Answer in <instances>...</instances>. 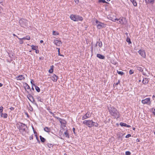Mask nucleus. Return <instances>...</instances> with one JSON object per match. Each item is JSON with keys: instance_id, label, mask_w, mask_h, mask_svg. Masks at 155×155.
<instances>
[{"instance_id": "25", "label": "nucleus", "mask_w": 155, "mask_h": 155, "mask_svg": "<svg viewBox=\"0 0 155 155\" xmlns=\"http://www.w3.org/2000/svg\"><path fill=\"white\" fill-rule=\"evenodd\" d=\"M1 116L4 118H6L8 117V114L6 113L3 114L2 113L1 114Z\"/></svg>"}, {"instance_id": "42", "label": "nucleus", "mask_w": 155, "mask_h": 155, "mask_svg": "<svg viewBox=\"0 0 155 155\" xmlns=\"http://www.w3.org/2000/svg\"><path fill=\"white\" fill-rule=\"evenodd\" d=\"M98 126V124L97 122H94V126L96 127H97Z\"/></svg>"}, {"instance_id": "5", "label": "nucleus", "mask_w": 155, "mask_h": 155, "mask_svg": "<svg viewBox=\"0 0 155 155\" xmlns=\"http://www.w3.org/2000/svg\"><path fill=\"white\" fill-rule=\"evenodd\" d=\"M141 102L143 104H147L150 105L151 104L150 99V98H147L144 99L142 100Z\"/></svg>"}, {"instance_id": "40", "label": "nucleus", "mask_w": 155, "mask_h": 155, "mask_svg": "<svg viewBox=\"0 0 155 155\" xmlns=\"http://www.w3.org/2000/svg\"><path fill=\"white\" fill-rule=\"evenodd\" d=\"M131 153L130 151H127L125 152V155H130Z\"/></svg>"}, {"instance_id": "35", "label": "nucleus", "mask_w": 155, "mask_h": 155, "mask_svg": "<svg viewBox=\"0 0 155 155\" xmlns=\"http://www.w3.org/2000/svg\"><path fill=\"white\" fill-rule=\"evenodd\" d=\"M59 34L58 32L53 31V35H59Z\"/></svg>"}, {"instance_id": "57", "label": "nucleus", "mask_w": 155, "mask_h": 155, "mask_svg": "<svg viewBox=\"0 0 155 155\" xmlns=\"http://www.w3.org/2000/svg\"><path fill=\"white\" fill-rule=\"evenodd\" d=\"M74 1L76 3H78L79 2V0H74Z\"/></svg>"}, {"instance_id": "52", "label": "nucleus", "mask_w": 155, "mask_h": 155, "mask_svg": "<svg viewBox=\"0 0 155 155\" xmlns=\"http://www.w3.org/2000/svg\"><path fill=\"white\" fill-rule=\"evenodd\" d=\"M33 132L35 135H37V133L35 130H33Z\"/></svg>"}, {"instance_id": "20", "label": "nucleus", "mask_w": 155, "mask_h": 155, "mask_svg": "<svg viewBox=\"0 0 155 155\" xmlns=\"http://www.w3.org/2000/svg\"><path fill=\"white\" fill-rule=\"evenodd\" d=\"M39 137L41 142L42 143H44L45 142L46 139L42 137L41 136H40Z\"/></svg>"}, {"instance_id": "16", "label": "nucleus", "mask_w": 155, "mask_h": 155, "mask_svg": "<svg viewBox=\"0 0 155 155\" xmlns=\"http://www.w3.org/2000/svg\"><path fill=\"white\" fill-rule=\"evenodd\" d=\"M44 130L47 133H49L51 132V129L50 128L46 127L44 129Z\"/></svg>"}, {"instance_id": "17", "label": "nucleus", "mask_w": 155, "mask_h": 155, "mask_svg": "<svg viewBox=\"0 0 155 155\" xmlns=\"http://www.w3.org/2000/svg\"><path fill=\"white\" fill-rule=\"evenodd\" d=\"M83 20V17L81 16H79L78 15L77 16V18L76 19V21H82Z\"/></svg>"}, {"instance_id": "21", "label": "nucleus", "mask_w": 155, "mask_h": 155, "mask_svg": "<svg viewBox=\"0 0 155 155\" xmlns=\"http://www.w3.org/2000/svg\"><path fill=\"white\" fill-rule=\"evenodd\" d=\"M27 97L28 98V99L31 102H32V100L30 99L31 98H32V99H33V97L32 96V95L31 94H28L27 96Z\"/></svg>"}, {"instance_id": "2", "label": "nucleus", "mask_w": 155, "mask_h": 155, "mask_svg": "<svg viewBox=\"0 0 155 155\" xmlns=\"http://www.w3.org/2000/svg\"><path fill=\"white\" fill-rule=\"evenodd\" d=\"M16 126L20 132H25L26 129L27 128V125L22 123L19 122L16 124Z\"/></svg>"}, {"instance_id": "48", "label": "nucleus", "mask_w": 155, "mask_h": 155, "mask_svg": "<svg viewBox=\"0 0 155 155\" xmlns=\"http://www.w3.org/2000/svg\"><path fill=\"white\" fill-rule=\"evenodd\" d=\"M91 120V124L92 125V126L93 127L94 126V123L95 122L93 121L92 120Z\"/></svg>"}, {"instance_id": "45", "label": "nucleus", "mask_w": 155, "mask_h": 155, "mask_svg": "<svg viewBox=\"0 0 155 155\" xmlns=\"http://www.w3.org/2000/svg\"><path fill=\"white\" fill-rule=\"evenodd\" d=\"M131 136V135L130 134H128L126 135L125 136V137L126 138H128L129 137H130Z\"/></svg>"}, {"instance_id": "58", "label": "nucleus", "mask_w": 155, "mask_h": 155, "mask_svg": "<svg viewBox=\"0 0 155 155\" xmlns=\"http://www.w3.org/2000/svg\"><path fill=\"white\" fill-rule=\"evenodd\" d=\"M91 52H93V46H91Z\"/></svg>"}, {"instance_id": "43", "label": "nucleus", "mask_w": 155, "mask_h": 155, "mask_svg": "<svg viewBox=\"0 0 155 155\" xmlns=\"http://www.w3.org/2000/svg\"><path fill=\"white\" fill-rule=\"evenodd\" d=\"M134 73L133 70H130L129 72V73L130 74H131Z\"/></svg>"}, {"instance_id": "29", "label": "nucleus", "mask_w": 155, "mask_h": 155, "mask_svg": "<svg viewBox=\"0 0 155 155\" xmlns=\"http://www.w3.org/2000/svg\"><path fill=\"white\" fill-rule=\"evenodd\" d=\"M35 89L38 92H39L40 91V88L37 86H35Z\"/></svg>"}, {"instance_id": "7", "label": "nucleus", "mask_w": 155, "mask_h": 155, "mask_svg": "<svg viewBox=\"0 0 155 155\" xmlns=\"http://www.w3.org/2000/svg\"><path fill=\"white\" fill-rule=\"evenodd\" d=\"M138 53L142 57L145 58L146 54L144 50H140L138 51Z\"/></svg>"}, {"instance_id": "11", "label": "nucleus", "mask_w": 155, "mask_h": 155, "mask_svg": "<svg viewBox=\"0 0 155 155\" xmlns=\"http://www.w3.org/2000/svg\"><path fill=\"white\" fill-rule=\"evenodd\" d=\"M16 78L18 80H24L25 79V78L22 75L18 76L16 77Z\"/></svg>"}, {"instance_id": "56", "label": "nucleus", "mask_w": 155, "mask_h": 155, "mask_svg": "<svg viewBox=\"0 0 155 155\" xmlns=\"http://www.w3.org/2000/svg\"><path fill=\"white\" fill-rule=\"evenodd\" d=\"M20 43L21 44H22L23 43V41L22 40H20Z\"/></svg>"}, {"instance_id": "18", "label": "nucleus", "mask_w": 155, "mask_h": 155, "mask_svg": "<svg viewBox=\"0 0 155 155\" xmlns=\"http://www.w3.org/2000/svg\"><path fill=\"white\" fill-rule=\"evenodd\" d=\"M24 85V87L25 90L26 89H30V90H31L30 86L26 83H25Z\"/></svg>"}, {"instance_id": "12", "label": "nucleus", "mask_w": 155, "mask_h": 155, "mask_svg": "<svg viewBox=\"0 0 155 155\" xmlns=\"http://www.w3.org/2000/svg\"><path fill=\"white\" fill-rule=\"evenodd\" d=\"M97 57L101 59H104L105 57L104 56L100 54H97Z\"/></svg>"}, {"instance_id": "32", "label": "nucleus", "mask_w": 155, "mask_h": 155, "mask_svg": "<svg viewBox=\"0 0 155 155\" xmlns=\"http://www.w3.org/2000/svg\"><path fill=\"white\" fill-rule=\"evenodd\" d=\"M36 97L37 98L38 101L42 102L41 98L40 96H37Z\"/></svg>"}, {"instance_id": "46", "label": "nucleus", "mask_w": 155, "mask_h": 155, "mask_svg": "<svg viewBox=\"0 0 155 155\" xmlns=\"http://www.w3.org/2000/svg\"><path fill=\"white\" fill-rule=\"evenodd\" d=\"M33 135H32L31 136H30L29 137V139L30 140H33Z\"/></svg>"}, {"instance_id": "27", "label": "nucleus", "mask_w": 155, "mask_h": 155, "mask_svg": "<svg viewBox=\"0 0 155 155\" xmlns=\"http://www.w3.org/2000/svg\"><path fill=\"white\" fill-rule=\"evenodd\" d=\"M117 23L119 24H123V20L122 19H118L117 21Z\"/></svg>"}, {"instance_id": "54", "label": "nucleus", "mask_w": 155, "mask_h": 155, "mask_svg": "<svg viewBox=\"0 0 155 155\" xmlns=\"http://www.w3.org/2000/svg\"><path fill=\"white\" fill-rule=\"evenodd\" d=\"M57 49H58V55H60V48H57Z\"/></svg>"}, {"instance_id": "49", "label": "nucleus", "mask_w": 155, "mask_h": 155, "mask_svg": "<svg viewBox=\"0 0 155 155\" xmlns=\"http://www.w3.org/2000/svg\"><path fill=\"white\" fill-rule=\"evenodd\" d=\"M118 19L117 18L113 19L112 20L114 22L116 21H117Z\"/></svg>"}, {"instance_id": "34", "label": "nucleus", "mask_w": 155, "mask_h": 155, "mask_svg": "<svg viewBox=\"0 0 155 155\" xmlns=\"http://www.w3.org/2000/svg\"><path fill=\"white\" fill-rule=\"evenodd\" d=\"M47 145L48 147L49 148H51V147H53V145H52L51 144L48 143H47Z\"/></svg>"}, {"instance_id": "30", "label": "nucleus", "mask_w": 155, "mask_h": 155, "mask_svg": "<svg viewBox=\"0 0 155 155\" xmlns=\"http://www.w3.org/2000/svg\"><path fill=\"white\" fill-rule=\"evenodd\" d=\"M126 41L128 42L129 43V44H131V40H130V39L127 37V39H126Z\"/></svg>"}, {"instance_id": "37", "label": "nucleus", "mask_w": 155, "mask_h": 155, "mask_svg": "<svg viewBox=\"0 0 155 155\" xmlns=\"http://www.w3.org/2000/svg\"><path fill=\"white\" fill-rule=\"evenodd\" d=\"M99 2H102L103 3H108L105 0H99L98 1Z\"/></svg>"}, {"instance_id": "13", "label": "nucleus", "mask_w": 155, "mask_h": 155, "mask_svg": "<svg viewBox=\"0 0 155 155\" xmlns=\"http://www.w3.org/2000/svg\"><path fill=\"white\" fill-rule=\"evenodd\" d=\"M55 44L57 46H59L62 44L61 42V41L58 40H56L54 41Z\"/></svg>"}, {"instance_id": "44", "label": "nucleus", "mask_w": 155, "mask_h": 155, "mask_svg": "<svg viewBox=\"0 0 155 155\" xmlns=\"http://www.w3.org/2000/svg\"><path fill=\"white\" fill-rule=\"evenodd\" d=\"M3 107L2 106L0 107V113H2L3 111Z\"/></svg>"}, {"instance_id": "47", "label": "nucleus", "mask_w": 155, "mask_h": 155, "mask_svg": "<svg viewBox=\"0 0 155 155\" xmlns=\"http://www.w3.org/2000/svg\"><path fill=\"white\" fill-rule=\"evenodd\" d=\"M49 112L53 116H54L55 114H54L51 111L49 110Z\"/></svg>"}, {"instance_id": "39", "label": "nucleus", "mask_w": 155, "mask_h": 155, "mask_svg": "<svg viewBox=\"0 0 155 155\" xmlns=\"http://www.w3.org/2000/svg\"><path fill=\"white\" fill-rule=\"evenodd\" d=\"M8 56L11 58H13V55L12 54L10 53H8Z\"/></svg>"}, {"instance_id": "50", "label": "nucleus", "mask_w": 155, "mask_h": 155, "mask_svg": "<svg viewBox=\"0 0 155 155\" xmlns=\"http://www.w3.org/2000/svg\"><path fill=\"white\" fill-rule=\"evenodd\" d=\"M30 110H31V111L33 110V108L30 105Z\"/></svg>"}, {"instance_id": "6", "label": "nucleus", "mask_w": 155, "mask_h": 155, "mask_svg": "<svg viewBox=\"0 0 155 155\" xmlns=\"http://www.w3.org/2000/svg\"><path fill=\"white\" fill-rule=\"evenodd\" d=\"M91 116V115L90 114V113L88 111L85 114L82 116V120L86 119L90 117Z\"/></svg>"}, {"instance_id": "4", "label": "nucleus", "mask_w": 155, "mask_h": 155, "mask_svg": "<svg viewBox=\"0 0 155 155\" xmlns=\"http://www.w3.org/2000/svg\"><path fill=\"white\" fill-rule=\"evenodd\" d=\"M83 124L86 125L89 128L92 127L91 120H85L83 122Z\"/></svg>"}, {"instance_id": "51", "label": "nucleus", "mask_w": 155, "mask_h": 155, "mask_svg": "<svg viewBox=\"0 0 155 155\" xmlns=\"http://www.w3.org/2000/svg\"><path fill=\"white\" fill-rule=\"evenodd\" d=\"M75 128L74 127H73V132L74 133V134H75L76 133H75Z\"/></svg>"}, {"instance_id": "23", "label": "nucleus", "mask_w": 155, "mask_h": 155, "mask_svg": "<svg viewBox=\"0 0 155 155\" xmlns=\"http://www.w3.org/2000/svg\"><path fill=\"white\" fill-rule=\"evenodd\" d=\"M68 130H66L64 133V134L65 135V137H67L68 138H69V134L68 132Z\"/></svg>"}, {"instance_id": "24", "label": "nucleus", "mask_w": 155, "mask_h": 155, "mask_svg": "<svg viewBox=\"0 0 155 155\" xmlns=\"http://www.w3.org/2000/svg\"><path fill=\"white\" fill-rule=\"evenodd\" d=\"M30 38L29 36H26L25 37H24L21 38V40H30Z\"/></svg>"}, {"instance_id": "31", "label": "nucleus", "mask_w": 155, "mask_h": 155, "mask_svg": "<svg viewBox=\"0 0 155 155\" xmlns=\"http://www.w3.org/2000/svg\"><path fill=\"white\" fill-rule=\"evenodd\" d=\"M146 2L147 3H153L154 2V0H145Z\"/></svg>"}, {"instance_id": "55", "label": "nucleus", "mask_w": 155, "mask_h": 155, "mask_svg": "<svg viewBox=\"0 0 155 155\" xmlns=\"http://www.w3.org/2000/svg\"><path fill=\"white\" fill-rule=\"evenodd\" d=\"M36 137V138L37 139V140L39 142V143H40V141L39 140H38V137H37V135H35Z\"/></svg>"}, {"instance_id": "8", "label": "nucleus", "mask_w": 155, "mask_h": 155, "mask_svg": "<svg viewBox=\"0 0 155 155\" xmlns=\"http://www.w3.org/2000/svg\"><path fill=\"white\" fill-rule=\"evenodd\" d=\"M136 69L137 70L139 71H141V72L143 73V75H145L146 74L144 73V72H143V69H146V68H144V67L143 66L142 67H136Z\"/></svg>"}, {"instance_id": "60", "label": "nucleus", "mask_w": 155, "mask_h": 155, "mask_svg": "<svg viewBox=\"0 0 155 155\" xmlns=\"http://www.w3.org/2000/svg\"><path fill=\"white\" fill-rule=\"evenodd\" d=\"M153 113L155 117V108L154 109V111L153 112Z\"/></svg>"}, {"instance_id": "64", "label": "nucleus", "mask_w": 155, "mask_h": 155, "mask_svg": "<svg viewBox=\"0 0 155 155\" xmlns=\"http://www.w3.org/2000/svg\"><path fill=\"white\" fill-rule=\"evenodd\" d=\"M33 82H34V81H33V80H31V84L33 83Z\"/></svg>"}, {"instance_id": "62", "label": "nucleus", "mask_w": 155, "mask_h": 155, "mask_svg": "<svg viewBox=\"0 0 155 155\" xmlns=\"http://www.w3.org/2000/svg\"><path fill=\"white\" fill-rule=\"evenodd\" d=\"M126 127H131V126L130 125H127L126 124Z\"/></svg>"}, {"instance_id": "36", "label": "nucleus", "mask_w": 155, "mask_h": 155, "mask_svg": "<svg viewBox=\"0 0 155 155\" xmlns=\"http://www.w3.org/2000/svg\"><path fill=\"white\" fill-rule=\"evenodd\" d=\"M120 125L121 126V127H126V124L125 123H124L123 122H120Z\"/></svg>"}, {"instance_id": "38", "label": "nucleus", "mask_w": 155, "mask_h": 155, "mask_svg": "<svg viewBox=\"0 0 155 155\" xmlns=\"http://www.w3.org/2000/svg\"><path fill=\"white\" fill-rule=\"evenodd\" d=\"M98 45L99 47L100 48H101L102 46V43L101 41L100 42H98Z\"/></svg>"}, {"instance_id": "14", "label": "nucleus", "mask_w": 155, "mask_h": 155, "mask_svg": "<svg viewBox=\"0 0 155 155\" xmlns=\"http://www.w3.org/2000/svg\"><path fill=\"white\" fill-rule=\"evenodd\" d=\"M77 16V15H71L70 16V18L72 20L74 21H76Z\"/></svg>"}, {"instance_id": "53", "label": "nucleus", "mask_w": 155, "mask_h": 155, "mask_svg": "<svg viewBox=\"0 0 155 155\" xmlns=\"http://www.w3.org/2000/svg\"><path fill=\"white\" fill-rule=\"evenodd\" d=\"M9 109L11 110H14V108L12 107H11Z\"/></svg>"}, {"instance_id": "10", "label": "nucleus", "mask_w": 155, "mask_h": 155, "mask_svg": "<svg viewBox=\"0 0 155 155\" xmlns=\"http://www.w3.org/2000/svg\"><path fill=\"white\" fill-rule=\"evenodd\" d=\"M58 77L57 76L54 74L52 76V80L54 82L57 81Z\"/></svg>"}, {"instance_id": "22", "label": "nucleus", "mask_w": 155, "mask_h": 155, "mask_svg": "<svg viewBox=\"0 0 155 155\" xmlns=\"http://www.w3.org/2000/svg\"><path fill=\"white\" fill-rule=\"evenodd\" d=\"M130 1L132 3L133 5L134 6H136L137 5V3L135 0H130Z\"/></svg>"}, {"instance_id": "33", "label": "nucleus", "mask_w": 155, "mask_h": 155, "mask_svg": "<svg viewBox=\"0 0 155 155\" xmlns=\"http://www.w3.org/2000/svg\"><path fill=\"white\" fill-rule=\"evenodd\" d=\"M117 73L118 74L120 75H123L124 74V73L123 72L121 71H118V70L117 71Z\"/></svg>"}, {"instance_id": "41", "label": "nucleus", "mask_w": 155, "mask_h": 155, "mask_svg": "<svg viewBox=\"0 0 155 155\" xmlns=\"http://www.w3.org/2000/svg\"><path fill=\"white\" fill-rule=\"evenodd\" d=\"M120 80H118L117 82L116 83H114V86L115 85H117L118 84H119L120 83Z\"/></svg>"}, {"instance_id": "59", "label": "nucleus", "mask_w": 155, "mask_h": 155, "mask_svg": "<svg viewBox=\"0 0 155 155\" xmlns=\"http://www.w3.org/2000/svg\"><path fill=\"white\" fill-rule=\"evenodd\" d=\"M36 51H35V52L36 53H39V50H36H36H35Z\"/></svg>"}, {"instance_id": "26", "label": "nucleus", "mask_w": 155, "mask_h": 155, "mask_svg": "<svg viewBox=\"0 0 155 155\" xmlns=\"http://www.w3.org/2000/svg\"><path fill=\"white\" fill-rule=\"evenodd\" d=\"M54 67V66L53 65H52L51 66V68L48 71L49 73H51L53 72V68Z\"/></svg>"}, {"instance_id": "61", "label": "nucleus", "mask_w": 155, "mask_h": 155, "mask_svg": "<svg viewBox=\"0 0 155 155\" xmlns=\"http://www.w3.org/2000/svg\"><path fill=\"white\" fill-rule=\"evenodd\" d=\"M99 22H100L98 21L97 20H96V23L97 24H99Z\"/></svg>"}, {"instance_id": "63", "label": "nucleus", "mask_w": 155, "mask_h": 155, "mask_svg": "<svg viewBox=\"0 0 155 155\" xmlns=\"http://www.w3.org/2000/svg\"><path fill=\"white\" fill-rule=\"evenodd\" d=\"M0 3L2 4V5L3 3V0H0Z\"/></svg>"}, {"instance_id": "28", "label": "nucleus", "mask_w": 155, "mask_h": 155, "mask_svg": "<svg viewBox=\"0 0 155 155\" xmlns=\"http://www.w3.org/2000/svg\"><path fill=\"white\" fill-rule=\"evenodd\" d=\"M31 47H32V49L33 50H36L38 48L37 46L34 45H32Z\"/></svg>"}, {"instance_id": "3", "label": "nucleus", "mask_w": 155, "mask_h": 155, "mask_svg": "<svg viewBox=\"0 0 155 155\" xmlns=\"http://www.w3.org/2000/svg\"><path fill=\"white\" fill-rule=\"evenodd\" d=\"M27 21L26 19L22 18L20 19L19 21V24L22 27H24L26 26Z\"/></svg>"}, {"instance_id": "19", "label": "nucleus", "mask_w": 155, "mask_h": 155, "mask_svg": "<svg viewBox=\"0 0 155 155\" xmlns=\"http://www.w3.org/2000/svg\"><path fill=\"white\" fill-rule=\"evenodd\" d=\"M60 123L63 125H65V121L62 120V119L59 118V120Z\"/></svg>"}, {"instance_id": "1", "label": "nucleus", "mask_w": 155, "mask_h": 155, "mask_svg": "<svg viewBox=\"0 0 155 155\" xmlns=\"http://www.w3.org/2000/svg\"><path fill=\"white\" fill-rule=\"evenodd\" d=\"M108 109L110 114L114 118H118L120 117V115L119 112L114 107L109 106L108 107Z\"/></svg>"}, {"instance_id": "15", "label": "nucleus", "mask_w": 155, "mask_h": 155, "mask_svg": "<svg viewBox=\"0 0 155 155\" xmlns=\"http://www.w3.org/2000/svg\"><path fill=\"white\" fill-rule=\"evenodd\" d=\"M149 82V80L148 78H143V80L142 81V82L143 84H147Z\"/></svg>"}, {"instance_id": "9", "label": "nucleus", "mask_w": 155, "mask_h": 155, "mask_svg": "<svg viewBox=\"0 0 155 155\" xmlns=\"http://www.w3.org/2000/svg\"><path fill=\"white\" fill-rule=\"evenodd\" d=\"M105 27V25L101 22H99V24H98L97 25V28L99 29Z\"/></svg>"}]
</instances>
